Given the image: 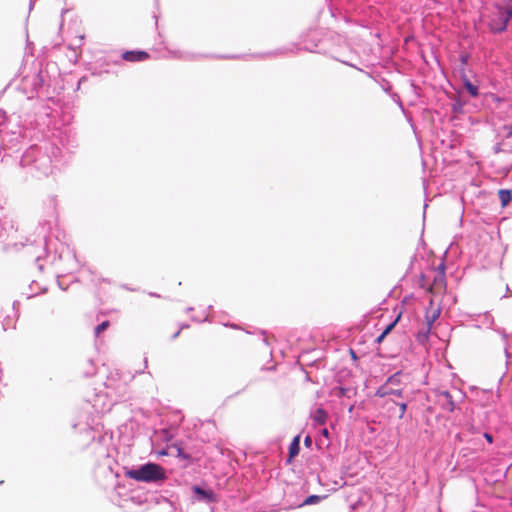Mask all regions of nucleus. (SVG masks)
Returning <instances> with one entry per match:
<instances>
[{"instance_id": "12", "label": "nucleus", "mask_w": 512, "mask_h": 512, "mask_svg": "<svg viewBox=\"0 0 512 512\" xmlns=\"http://www.w3.org/2000/svg\"><path fill=\"white\" fill-rule=\"evenodd\" d=\"M464 86L467 89V91L470 93L471 96L477 97L478 96V88L473 85L469 80L464 81Z\"/></svg>"}, {"instance_id": "8", "label": "nucleus", "mask_w": 512, "mask_h": 512, "mask_svg": "<svg viewBox=\"0 0 512 512\" xmlns=\"http://www.w3.org/2000/svg\"><path fill=\"white\" fill-rule=\"evenodd\" d=\"M194 491L198 494V499L207 500L208 502H216V495L211 490L206 491L200 487H195Z\"/></svg>"}, {"instance_id": "15", "label": "nucleus", "mask_w": 512, "mask_h": 512, "mask_svg": "<svg viewBox=\"0 0 512 512\" xmlns=\"http://www.w3.org/2000/svg\"><path fill=\"white\" fill-rule=\"evenodd\" d=\"M320 496L318 495H311L309 497H307L305 500H304V505H311V504H315L317 502L320 501Z\"/></svg>"}, {"instance_id": "22", "label": "nucleus", "mask_w": 512, "mask_h": 512, "mask_svg": "<svg viewBox=\"0 0 512 512\" xmlns=\"http://www.w3.org/2000/svg\"><path fill=\"white\" fill-rule=\"evenodd\" d=\"M322 434H323L325 437H328V430H327L326 428H325V429H323Z\"/></svg>"}, {"instance_id": "17", "label": "nucleus", "mask_w": 512, "mask_h": 512, "mask_svg": "<svg viewBox=\"0 0 512 512\" xmlns=\"http://www.w3.org/2000/svg\"><path fill=\"white\" fill-rule=\"evenodd\" d=\"M399 418L402 419L407 410V404L405 402L399 403Z\"/></svg>"}, {"instance_id": "11", "label": "nucleus", "mask_w": 512, "mask_h": 512, "mask_svg": "<svg viewBox=\"0 0 512 512\" xmlns=\"http://www.w3.org/2000/svg\"><path fill=\"white\" fill-rule=\"evenodd\" d=\"M498 196L503 207L507 206L509 202L512 200V195L510 190L501 189L498 191Z\"/></svg>"}, {"instance_id": "16", "label": "nucleus", "mask_w": 512, "mask_h": 512, "mask_svg": "<svg viewBox=\"0 0 512 512\" xmlns=\"http://www.w3.org/2000/svg\"><path fill=\"white\" fill-rule=\"evenodd\" d=\"M173 448L176 450L177 457H181L182 459H189V455L184 453L182 448H180L179 446H176V445L173 446Z\"/></svg>"}, {"instance_id": "5", "label": "nucleus", "mask_w": 512, "mask_h": 512, "mask_svg": "<svg viewBox=\"0 0 512 512\" xmlns=\"http://www.w3.org/2000/svg\"><path fill=\"white\" fill-rule=\"evenodd\" d=\"M440 316V308L438 306L434 305V300L431 299L429 303V307L427 308L426 314H425V320H426V331L423 334V338L426 339L427 335L429 334L431 327L433 323L439 318Z\"/></svg>"}, {"instance_id": "20", "label": "nucleus", "mask_w": 512, "mask_h": 512, "mask_svg": "<svg viewBox=\"0 0 512 512\" xmlns=\"http://www.w3.org/2000/svg\"><path fill=\"white\" fill-rule=\"evenodd\" d=\"M485 438L487 439L488 442L492 443V436L488 433H485Z\"/></svg>"}, {"instance_id": "23", "label": "nucleus", "mask_w": 512, "mask_h": 512, "mask_svg": "<svg viewBox=\"0 0 512 512\" xmlns=\"http://www.w3.org/2000/svg\"><path fill=\"white\" fill-rule=\"evenodd\" d=\"M179 335V331H177L175 334H174V338L177 337Z\"/></svg>"}, {"instance_id": "21", "label": "nucleus", "mask_w": 512, "mask_h": 512, "mask_svg": "<svg viewBox=\"0 0 512 512\" xmlns=\"http://www.w3.org/2000/svg\"><path fill=\"white\" fill-rule=\"evenodd\" d=\"M305 444H306V445H310V444H311V438H310L309 436H307V437L305 438Z\"/></svg>"}, {"instance_id": "3", "label": "nucleus", "mask_w": 512, "mask_h": 512, "mask_svg": "<svg viewBox=\"0 0 512 512\" xmlns=\"http://www.w3.org/2000/svg\"><path fill=\"white\" fill-rule=\"evenodd\" d=\"M401 377L402 373L400 371L388 377L385 383L377 389L375 395L381 398L390 395L401 398L403 396L404 389L395 388V386H399L401 384Z\"/></svg>"}, {"instance_id": "13", "label": "nucleus", "mask_w": 512, "mask_h": 512, "mask_svg": "<svg viewBox=\"0 0 512 512\" xmlns=\"http://www.w3.org/2000/svg\"><path fill=\"white\" fill-rule=\"evenodd\" d=\"M110 326L109 321H104L95 328V335L99 336L103 331H105Z\"/></svg>"}, {"instance_id": "14", "label": "nucleus", "mask_w": 512, "mask_h": 512, "mask_svg": "<svg viewBox=\"0 0 512 512\" xmlns=\"http://www.w3.org/2000/svg\"><path fill=\"white\" fill-rule=\"evenodd\" d=\"M400 317H401V314H399V315L397 316V318H396V319H395L391 324H389V325H388V326L383 330V332H382V333H383L385 336H387V335L392 331V329L395 327V325H396V324H397V322L399 321Z\"/></svg>"}, {"instance_id": "2", "label": "nucleus", "mask_w": 512, "mask_h": 512, "mask_svg": "<svg viewBox=\"0 0 512 512\" xmlns=\"http://www.w3.org/2000/svg\"><path fill=\"white\" fill-rule=\"evenodd\" d=\"M512 17V6L494 5L489 15L488 25L492 32H503Z\"/></svg>"}, {"instance_id": "4", "label": "nucleus", "mask_w": 512, "mask_h": 512, "mask_svg": "<svg viewBox=\"0 0 512 512\" xmlns=\"http://www.w3.org/2000/svg\"><path fill=\"white\" fill-rule=\"evenodd\" d=\"M446 287L445 265L442 263L434 270L433 281L428 287V292L434 296L442 295L446 292Z\"/></svg>"}, {"instance_id": "18", "label": "nucleus", "mask_w": 512, "mask_h": 512, "mask_svg": "<svg viewBox=\"0 0 512 512\" xmlns=\"http://www.w3.org/2000/svg\"><path fill=\"white\" fill-rule=\"evenodd\" d=\"M504 129H506L508 131L507 137H512V125L505 126Z\"/></svg>"}, {"instance_id": "10", "label": "nucleus", "mask_w": 512, "mask_h": 512, "mask_svg": "<svg viewBox=\"0 0 512 512\" xmlns=\"http://www.w3.org/2000/svg\"><path fill=\"white\" fill-rule=\"evenodd\" d=\"M312 417L315 423L323 425L327 420V413L322 408H318Z\"/></svg>"}, {"instance_id": "9", "label": "nucleus", "mask_w": 512, "mask_h": 512, "mask_svg": "<svg viewBox=\"0 0 512 512\" xmlns=\"http://www.w3.org/2000/svg\"><path fill=\"white\" fill-rule=\"evenodd\" d=\"M299 451H300V436L297 435L293 438L292 442L289 445L288 461H291L295 456H297Z\"/></svg>"}, {"instance_id": "6", "label": "nucleus", "mask_w": 512, "mask_h": 512, "mask_svg": "<svg viewBox=\"0 0 512 512\" xmlns=\"http://www.w3.org/2000/svg\"><path fill=\"white\" fill-rule=\"evenodd\" d=\"M149 54L146 51H125L122 58L128 62H142L149 59Z\"/></svg>"}, {"instance_id": "7", "label": "nucleus", "mask_w": 512, "mask_h": 512, "mask_svg": "<svg viewBox=\"0 0 512 512\" xmlns=\"http://www.w3.org/2000/svg\"><path fill=\"white\" fill-rule=\"evenodd\" d=\"M438 402L446 411L452 412L455 408L453 398L448 391H442L438 394Z\"/></svg>"}, {"instance_id": "1", "label": "nucleus", "mask_w": 512, "mask_h": 512, "mask_svg": "<svg viewBox=\"0 0 512 512\" xmlns=\"http://www.w3.org/2000/svg\"><path fill=\"white\" fill-rule=\"evenodd\" d=\"M129 479L138 482H157L166 479L165 469L156 463H146L137 469H130L124 472Z\"/></svg>"}, {"instance_id": "19", "label": "nucleus", "mask_w": 512, "mask_h": 512, "mask_svg": "<svg viewBox=\"0 0 512 512\" xmlns=\"http://www.w3.org/2000/svg\"><path fill=\"white\" fill-rule=\"evenodd\" d=\"M385 337H386V336H385L383 333H381V334L377 337L376 342H377V343H381V342L384 340V338H385Z\"/></svg>"}]
</instances>
